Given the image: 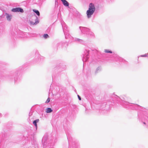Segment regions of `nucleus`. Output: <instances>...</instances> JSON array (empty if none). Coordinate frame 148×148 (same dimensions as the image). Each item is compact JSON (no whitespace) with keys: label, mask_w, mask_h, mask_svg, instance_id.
Segmentation results:
<instances>
[{"label":"nucleus","mask_w":148,"mask_h":148,"mask_svg":"<svg viewBox=\"0 0 148 148\" xmlns=\"http://www.w3.org/2000/svg\"><path fill=\"white\" fill-rule=\"evenodd\" d=\"M43 37L45 39L48 38L49 36L47 34H45L43 35Z\"/></svg>","instance_id":"1a4fd4ad"},{"label":"nucleus","mask_w":148,"mask_h":148,"mask_svg":"<svg viewBox=\"0 0 148 148\" xmlns=\"http://www.w3.org/2000/svg\"><path fill=\"white\" fill-rule=\"evenodd\" d=\"M50 101V99L49 98H48L47 101L45 102V103H48Z\"/></svg>","instance_id":"9b49d317"},{"label":"nucleus","mask_w":148,"mask_h":148,"mask_svg":"<svg viewBox=\"0 0 148 148\" xmlns=\"http://www.w3.org/2000/svg\"><path fill=\"white\" fill-rule=\"evenodd\" d=\"M12 11L14 12H20L22 13L23 12H24L23 9L20 8H13L12 10Z\"/></svg>","instance_id":"f03ea898"},{"label":"nucleus","mask_w":148,"mask_h":148,"mask_svg":"<svg viewBox=\"0 0 148 148\" xmlns=\"http://www.w3.org/2000/svg\"><path fill=\"white\" fill-rule=\"evenodd\" d=\"M39 23L37 18L36 17L34 20H31L30 21V23L32 25H35Z\"/></svg>","instance_id":"7ed1b4c3"},{"label":"nucleus","mask_w":148,"mask_h":148,"mask_svg":"<svg viewBox=\"0 0 148 148\" xmlns=\"http://www.w3.org/2000/svg\"><path fill=\"white\" fill-rule=\"evenodd\" d=\"M95 10V8L94 5L92 3H90L89 5L88 10L87 11L86 14L88 18H90L93 14Z\"/></svg>","instance_id":"f257e3e1"},{"label":"nucleus","mask_w":148,"mask_h":148,"mask_svg":"<svg viewBox=\"0 0 148 148\" xmlns=\"http://www.w3.org/2000/svg\"><path fill=\"white\" fill-rule=\"evenodd\" d=\"M141 57H145L146 56L145 55H142L141 56Z\"/></svg>","instance_id":"ddd939ff"},{"label":"nucleus","mask_w":148,"mask_h":148,"mask_svg":"<svg viewBox=\"0 0 148 148\" xmlns=\"http://www.w3.org/2000/svg\"><path fill=\"white\" fill-rule=\"evenodd\" d=\"M33 11L34 12H35L38 16H39L40 15V14L38 10H33Z\"/></svg>","instance_id":"6e6552de"},{"label":"nucleus","mask_w":148,"mask_h":148,"mask_svg":"<svg viewBox=\"0 0 148 148\" xmlns=\"http://www.w3.org/2000/svg\"><path fill=\"white\" fill-rule=\"evenodd\" d=\"M6 14V15L7 16H6V17H7V20H9V21H10V19H11V16L9 15L8 14Z\"/></svg>","instance_id":"0eeeda50"},{"label":"nucleus","mask_w":148,"mask_h":148,"mask_svg":"<svg viewBox=\"0 0 148 148\" xmlns=\"http://www.w3.org/2000/svg\"><path fill=\"white\" fill-rule=\"evenodd\" d=\"M144 123V124H145V123Z\"/></svg>","instance_id":"4468645a"},{"label":"nucleus","mask_w":148,"mask_h":148,"mask_svg":"<svg viewBox=\"0 0 148 148\" xmlns=\"http://www.w3.org/2000/svg\"><path fill=\"white\" fill-rule=\"evenodd\" d=\"M77 96H78V99H79V100H81V98L79 96V95H78Z\"/></svg>","instance_id":"f8f14e48"},{"label":"nucleus","mask_w":148,"mask_h":148,"mask_svg":"<svg viewBox=\"0 0 148 148\" xmlns=\"http://www.w3.org/2000/svg\"><path fill=\"white\" fill-rule=\"evenodd\" d=\"M52 111V110L50 108H48L46 110V112L47 113H50Z\"/></svg>","instance_id":"423d86ee"},{"label":"nucleus","mask_w":148,"mask_h":148,"mask_svg":"<svg viewBox=\"0 0 148 148\" xmlns=\"http://www.w3.org/2000/svg\"><path fill=\"white\" fill-rule=\"evenodd\" d=\"M104 51H105V52H106V53H112V51H109V50H108V49L105 50Z\"/></svg>","instance_id":"9d476101"},{"label":"nucleus","mask_w":148,"mask_h":148,"mask_svg":"<svg viewBox=\"0 0 148 148\" xmlns=\"http://www.w3.org/2000/svg\"><path fill=\"white\" fill-rule=\"evenodd\" d=\"M62 1L64 5L66 6H68L69 5V3L66 0H61Z\"/></svg>","instance_id":"20e7f679"},{"label":"nucleus","mask_w":148,"mask_h":148,"mask_svg":"<svg viewBox=\"0 0 148 148\" xmlns=\"http://www.w3.org/2000/svg\"><path fill=\"white\" fill-rule=\"evenodd\" d=\"M39 121V119H37L35 121H34L33 122V124L35 125L36 129H37V126L36 123H37Z\"/></svg>","instance_id":"39448f33"}]
</instances>
